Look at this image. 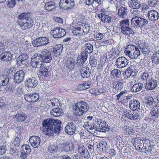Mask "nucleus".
I'll return each mask as SVG.
<instances>
[{"instance_id":"obj_39","label":"nucleus","mask_w":159,"mask_h":159,"mask_svg":"<svg viewBox=\"0 0 159 159\" xmlns=\"http://www.w3.org/2000/svg\"><path fill=\"white\" fill-rule=\"evenodd\" d=\"M113 88L116 90L121 89L123 88L122 81L121 80L115 81L113 82Z\"/></svg>"},{"instance_id":"obj_62","label":"nucleus","mask_w":159,"mask_h":159,"mask_svg":"<svg viewBox=\"0 0 159 159\" xmlns=\"http://www.w3.org/2000/svg\"><path fill=\"white\" fill-rule=\"evenodd\" d=\"M6 150V147L5 145H3L0 146V155L5 153Z\"/></svg>"},{"instance_id":"obj_34","label":"nucleus","mask_w":159,"mask_h":159,"mask_svg":"<svg viewBox=\"0 0 159 159\" xmlns=\"http://www.w3.org/2000/svg\"><path fill=\"white\" fill-rule=\"evenodd\" d=\"M63 46L61 44L56 46L53 48V52L56 56H59L62 52Z\"/></svg>"},{"instance_id":"obj_9","label":"nucleus","mask_w":159,"mask_h":159,"mask_svg":"<svg viewBox=\"0 0 159 159\" xmlns=\"http://www.w3.org/2000/svg\"><path fill=\"white\" fill-rule=\"evenodd\" d=\"M59 4L61 7L68 9L73 8L75 5V3L74 0H61Z\"/></svg>"},{"instance_id":"obj_49","label":"nucleus","mask_w":159,"mask_h":159,"mask_svg":"<svg viewBox=\"0 0 159 159\" xmlns=\"http://www.w3.org/2000/svg\"><path fill=\"white\" fill-rule=\"evenodd\" d=\"M133 51L134 55L133 56V59H136L140 55V52L139 48L136 47V48H134Z\"/></svg>"},{"instance_id":"obj_15","label":"nucleus","mask_w":159,"mask_h":159,"mask_svg":"<svg viewBox=\"0 0 159 159\" xmlns=\"http://www.w3.org/2000/svg\"><path fill=\"white\" fill-rule=\"evenodd\" d=\"M76 126L72 122H68L65 128V131L70 135H73L76 130Z\"/></svg>"},{"instance_id":"obj_50","label":"nucleus","mask_w":159,"mask_h":159,"mask_svg":"<svg viewBox=\"0 0 159 159\" xmlns=\"http://www.w3.org/2000/svg\"><path fill=\"white\" fill-rule=\"evenodd\" d=\"M31 96V100L32 101L31 102H34L36 101H37L39 98V94L36 93H30Z\"/></svg>"},{"instance_id":"obj_51","label":"nucleus","mask_w":159,"mask_h":159,"mask_svg":"<svg viewBox=\"0 0 159 159\" xmlns=\"http://www.w3.org/2000/svg\"><path fill=\"white\" fill-rule=\"evenodd\" d=\"M120 26L121 27H123V26H129V20L128 19H125L124 20L120 22Z\"/></svg>"},{"instance_id":"obj_57","label":"nucleus","mask_w":159,"mask_h":159,"mask_svg":"<svg viewBox=\"0 0 159 159\" xmlns=\"http://www.w3.org/2000/svg\"><path fill=\"white\" fill-rule=\"evenodd\" d=\"M148 5L151 7H154L156 6L157 3V0H148Z\"/></svg>"},{"instance_id":"obj_41","label":"nucleus","mask_w":159,"mask_h":159,"mask_svg":"<svg viewBox=\"0 0 159 159\" xmlns=\"http://www.w3.org/2000/svg\"><path fill=\"white\" fill-rule=\"evenodd\" d=\"M111 78L112 77L114 78H119L121 76V72L119 70L115 69L111 71Z\"/></svg>"},{"instance_id":"obj_17","label":"nucleus","mask_w":159,"mask_h":159,"mask_svg":"<svg viewBox=\"0 0 159 159\" xmlns=\"http://www.w3.org/2000/svg\"><path fill=\"white\" fill-rule=\"evenodd\" d=\"M80 68V73L81 76L84 78H86L89 77L90 75V70L87 66H79Z\"/></svg>"},{"instance_id":"obj_1","label":"nucleus","mask_w":159,"mask_h":159,"mask_svg":"<svg viewBox=\"0 0 159 159\" xmlns=\"http://www.w3.org/2000/svg\"><path fill=\"white\" fill-rule=\"evenodd\" d=\"M61 124V121L59 120L47 119L43 120L41 130L45 135L53 136L54 133L60 132Z\"/></svg>"},{"instance_id":"obj_24","label":"nucleus","mask_w":159,"mask_h":159,"mask_svg":"<svg viewBox=\"0 0 159 159\" xmlns=\"http://www.w3.org/2000/svg\"><path fill=\"white\" fill-rule=\"evenodd\" d=\"M138 46L143 52L148 53L150 49L148 44L142 41H139L138 42Z\"/></svg>"},{"instance_id":"obj_29","label":"nucleus","mask_w":159,"mask_h":159,"mask_svg":"<svg viewBox=\"0 0 159 159\" xmlns=\"http://www.w3.org/2000/svg\"><path fill=\"white\" fill-rule=\"evenodd\" d=\"M119 56V53L116 52L115 48H112L110 51L107 53V57L109 60L114 59Z\"/></svg>"},{"instance_id":"obj_40","label":"nucleus","mask_w":159,"mask_h":159,"mask_svg":"<svg viewBox=\"0 0 159 159\" xmlns=\"http://www.w3.org/2000/svg\"><path fill=\"white\" fill-rule=\"evenodd\" d=\"M128 9L125 7H121L118 10V15L120 17L125 18L127 15Z\"/></svg>"},{"instance_id":"obj_59","label":"nucleus","mask_w":159,"mask_h":159,"mask_svg":"<svg viewBox=\"0 0 159 159\" xmlns=\"http://www.w3.org/2000/svg\"><path fill=\"white\" fill-rule=\"evenodd\" d=\"M22 148L23 149V151L27 153H30V146L28 145H23L22 146Z\"/></svg>"},{"instance_id":"obj_21","label":"nucleus","mask_w":159,"mask_h":159,"mask_svg":"<svg viewBox=\"0 0 159 159\" xmlns=\"http://www.w3.org/2000/svg\"><path fill=\"white\" fill-rule=\"evenodd\" d=\"M128 4L129 7L134 9L138 10L141 6V2L138 0H129Z\"/></svg>"},{"instance_id":"obj_11","label":"nucleus","mask_w":159,"mask_h":159,"mask_svg":"<svg viewBox=\"0 0 159 159\" xmlns=\"http://www.w3.org/2000/svg\"><path fill=\"white\" fill-rule=\"evenodd\" d=\"M98 16L102 21L108 24L110 23L112 19V15L111 14H107L104 11H103L102 13L98 14Z\"/></svg>"},{"instance_id":"obj_26","label":"nucleus","mask_w":159,"mask_h":159,"mask_svg":"<svg viewBox=\"0 0 159 159\" xmlns=\"http://www.w3.org/2000/svg\"><path fill=\"white\" fill-rule=\"evenodd\" d=\"M1 59L3 61H11L12 57V55L9 52H2L1 55Z\"/></svg>"},{"instance_id":"obj_14","label":"nucleus","mask_w":159,"mask_h":159,"mask_svg":"<svg viewBox=\"0 0 159 159\" xmlns=\"http://www.w3.org/2000/svg\"><path fill=\"white\" fill-rule=\"evenodd\" d=\"M25 75V73L23 70H20L18 71L14 74V82L18 83L22 82L24 79Z\"/></svg>"},{"instance_id":"obj_48","label":"nucleus","mask_w":159,"mask_h":159,"mask_svg":"<svg viewBox=\"0 0 159 159\" xmlns=\"http://www.w3.org/2000/svg\"><path fill=\"white\" fill-rule=\"evenodd\" d=\"M90 63L92 67H96L97 65V60L94 56H91L90 58Z\"/></svg>"},{"instance_id":"obj_28","label":"nucleus","mask_w":159,"mask_h":159,"mask_svg":"<svg viewBox=\"0 0 159 159\" xmlns=\"http://www.w3.org/2000/svg\"><path fill=\"white\" fill-rule=\"evenodd\" d=\"M73 148V144L72 142H66L63 143L61 146L62 151L68 152L72 150Z\"/></svg>"},{"instance_id":"obj_38","label":"nucleus","mask_w":159,"mask_h":159,"mask_svg":"<svg viewBox=\"0 0 159 159\" xmlns=\"http://www.w3.org/2000/svg\"><path fill=\"white\" fill-rule=\"evenodd\" d=\"M9 77L6 75L0 76V85L5 86L9 82Z\"/></svg>"},{"instance_id":"obj_42","label":"nucleus","mask_w":159,"mask_h":159,"mask_svg":"<svg viewBox=\"0 0 159 159\" xmlns=\"http://www.w3.org/2000/svg\"><path fill=\"white\" fill-rule=\"evenodd\" d=\"M41 74L44 77H47L50 75V72L47 67H42L41 69Z\"/></svg>"},{"instance_id":"obj_64","label":"nucleus","mask_w":159,"mask_h":159,"mask_svg":"<svg viewBox=\"0 0 159 159\" xmlns=\"http://www.w3.org/2000/svg\"><path fill=\"white\" fill-rule=\"evenodd\" d=\"M31 96L30 93L28 94H26L24 96V98L25 101L28 102H31L32 100H31Z\"/></svg>"},{"instance_id":"obj_27","label":"nucleus","mask_w":159,"mask_h":159,"mask_svg":"<svg viewBox=\"0 0 159 159\" xmlns=\"http://www.w3.org/2000/svg\"><path fill=\"white\" fill-rule=\"evenodd\" d=\"M38 84L37 80L34 77L29 78L26 80V84L30 88H34Z\"/></svg>"},{"instance_id":"obj_52","label":"nucleus","mask_w":159,"mask_h":159,"mask_svg":"<svg viewBox=\"0 0 159 159\" xmlns=\"http://www.w3.org/2000/svg\"><path fill=\"white\" fill-rule=\"evenodd\" d=\"M99 145L100 148L102 149L103 151H105L106 150L107 144L106 141H102L99 143Z\"/></svg>"},{"instance_id":"obj_23","label":"nucleus","mask_w":159,"mask_h":159,"mask_svg":"<svg viewBox=\"0 0 159 159\" xmlns=\"http://www.w3.org/2000/svg\"><path fill=\"white\" fill-rule=\"evenodd\" d=\"M88 56V53L82 51L80 56L78 58V59L79 58L80 59H79V61L78 62L79 60H78V61L77 62L78 67L84 66L83 63L87 60Z\"/></svg>"},{"instance_id":"obj_3","label":"nucleus","mask_w":159,"mask_h":159,"mask_svg":"<svg viewBox=\"0 0 159 159\" xmlns=\"http://www.w3.org/2000/svg\"><path fill=\"white\" fill-rule=\"evenodd\" d=\"M39 56V53H37L33 56L31 59V64L33 67L41 69L43 66V62Z\"/></svg>"},{"instance_id":"obj_16","label":"nucleus","mask_w":159,"mask_h":159,"mask_svg":"<svg viewBox=\"0 0 159 159\" xmlns=\"http://www.w3.org/2000/svg\"><path fill=\"white\" fill-rule=\"evenodd\" d=\"M129 108L133 111H139L140 109L139 102L136 99L130 100L129 103Z\"/></svg>"},{"instance_id":"obj_19","label":"nucleus","mask_w":159,"mask_h":159,"mask_svg":"<svg viewBox=\"0 0 159 159\" xmlns=\"http://www.w3.org/2000/svg\"><path fill=\"white\" fill-rule=\"evenodd\" d=\"M29 57L26 53L21 54L17 59V63L18 65L26 64L27 62Z\"/></svg>"},{"instance_id":"obj_32","label":"nucleus","mask_w":159,"mask_h":159,"mask_svg":"<svg viewBox=\"0 0 159 159\" xmlns=\"http://www.w3.org/2000/svg\"><path fill=\"white\" fill-rule=\"evenodd\" d=\"M49 0H47V1H48V2L45 3L44 7L46 10L49 11H51L56 8V6L54 2L52 1L49 2Z\"/></svg>"},{"instance_id":"obj_44","label":"nucleus","mask_w":159,"mask_h":159,"mask_svg":"<svg viewBox=\"0 0 159 159\" xmlns=\"http://www.w3.org/2000/svg\"><path fill=\"white\" fill-rule=\"evenodd\" d=\"M66 66L70 69H73L75 67L74 60L72 58L69 59L66 61Z\"/></svg>"},{"instance_id":"obj_33","label":"nucleus","mask_w":159,"mask_h":159,"mask_svg":"<svg viewBox=\"0 0 159 159\" xmlns=\"http://www.w3.org/2000/svg\"><path fill=\"white\" fill-rule=\"evenodd\" d=\"M144 87L143 84L141 83H138L134 84L131 89L130 90L132 92H137L141 90Z\"/></svg>"},{"instance_id":"obj_36","label":"nucleus","mask_w":159,"mask_h":159,"mask_svg":"<svg viewBox=\"0 0 159 159\" xmlns=\"http://www.w3.org/2000/svg\"><path fill=\"white\" fill-rule=\"evenodd\" d=\"M121 32L124 34L129 35L130 34H134V32L129 26L121 27Z\"/></svg>"},{"instance_id":"obj_56","label":"nucleus","mask_w":159,"mask_h":159,"mask_svg":"<svg viewBox=\"0 0 159 159\" xmlns=\"http://www.w3.org/2000/svg\"><path fill=\"white\" fill-rule=\"evenodd\" d=\"M20 139L19 137H16L13 142L12 144L16 147H18L20 144Z\"/></svg>"},{"instance_id":"obj_2","label":"nucleus","mask_w":159,"mask_h":159,"mask_svg":"<svg viewBox=\"0 0 159 159\" xmlns=\"http://www.w3.org/2000/svg\"><path fill=\"white\" fill-rule=\"evenodd\" d=\"M89 108V105L84 102H77L75 104L74 112L77 116H82L86 112Z\"/></svg>"},{"instance_id":"obj_55","label":"nucleus","mask_w":159,"mask_h":159,"mask_svg":"<svg viewBox=\"0 0 159 159\" xmlns=\"http://www.w3.org/2000/svg\"><path fill=\"white\" fill-rule=\"evenodd\" d=\"M15 0H8L7 2V6L10 8L13 7L16 4Z\"/></svg>"},{"instance_id":"obj_6","label":"nucleus","mask_w":159,"mask_h":159,"mask_svg":"<svg viewBox=\"0 0 159 159\" xmlns=\"http://www.w3.org/2000/svg\"><path fill=\"white\" fill-rule=\"evenodd\" d=\"M48 43V39L46 37H40L37 38L34 40L32 42L33 45L34 47L46 45Z\"/></svg>"},{"instance_id":"obj_31","label":"nucleus","mask_w":159,"mask_h":159,"mask_svg":"<svg viewBox=\"0 0 159 159\" xmlns=\"http://www.w3.org/2000/svg\"><path fill=\"white\" fill-rule=\"evenodd\" d=\"M51 115H52L54 116L58 117L62 115L63 114L62 110L60 108H53L50 111Z\"/></svg>"},{"instance_id":"obj_37","label":"nucleus","mask_w":159,"mask_h":159,"mask_svg":"<svg viewBox=\"0 0 159 159\" xmlns=\"http://www.w3.org/2000/svg\"><path fill=\"white\" fill-rule=\"evenodd\" d=\"M82 51L88 54L90 53L93 51V46L91 44L87 43L83 47Z\"/></svg>"},{"instance_id":"obj_58","label":"nucleus","mask_w":159,"mask_h":159,"mask_svg":"<svg viewBox=\"0 0 159 159\" xmlns=\"http://www.w3.org/2000/svg\"><path fill=\"white\" fill-rule=\"evenodd\" d=\"M18 18L20 20H22L28 18H30L25 13H23L20 14L18 16Z\"/></svg>"},{"instance_id":"obj_54","label":"nucleus","mask_w":159,"mask_h":159,"mask_svg":"<svg viewBox=\"0 0 159 159\" xmlns=\"http://www.w3.org/2000/svg\"><path fill=\"white\" fill-rule=\"evenodd\" d=\"M59 100L57 99H52L50 101H48V103L49 104L51 103L52 106L56 105L57 106L59 104Z\"/></svg>"},{"instance_id":"obj_7","label":"nucleus","mask_w":159,"mask_h":159,"mask_svg":"<svg viewBox=\"0 0 159 159\" xmlns=\"http://www.w3.org/2000/svg\"><path fill=\"white\" fill-rule=\"evenodd\" d=\"M64 29L60 27H57L50 31L51 34L55 38H59L64 36L66 34Z\"/></svg>"},{"instance_id":"obj_4","label":"nucleus","mask_w":159,"mask_h":159,"mask_svg":"<svg viewBox=\"0 0 159 159\" xmlns=\"http://www.w3.org/2000/svg\"><path fill=\"white\" fill-rule=\"evenodd\" d=\"M131 22L132 24L134 23L138 27H142L147 25L148 23V21L144 18L137 16L132 18Z\"/></svg>"},{"instance_id":"obj_43","label":"nucleus","mask_w":159,"mask_h":159,"mask_svg":"<svg viewBox=\"0 0 159 159\" xmlns=\"http://www.w3.org/2000/svg\"><path fill=\"white\" fill-rule=\"evenodd\" d=\"M95 123H97L95 124H96V128L97 129V131H101L102 126L103 125H105V122L101 120L97 119V120H95Z\"/></svg>"},{"instance_id":"obj_30","label":"nucleus","mask_w":159,"mask_h":159,"mask_svg":"<svg viewBox=\"0 0 159 159\" xmlns=\"http://www.w3.org/2000/svg\"><path fill=\"white\" fill-rule=\"evenodd\" d=\"M78 26L72 29V32L74 35L80 36L81 35H84V34H83V30L82 28L81 25H79Z\"/></svg>"},{"instance_id":"obj_8","label":"nucleus","mask_w":159,"mask_h":159,"mask_svg":"<svg viewBox=\"0 0 159 159\" xmlns=\"http://www.w3.org/2000/svg\"><path fill=\"white\" fill-rule=\"evenodd\" d=\"M19 25L23 30H27L31 28L33 25V20L30 18L20 20Z\"/></svg>"},{"instance_id":"obj_5","label":"nucleus","mask_w":159,"mask_h":159,"mask_svg":"<svg viewBox=\"0 0 159 159\" xmlns=\"http://www.w3.org/2000/svg\"><path fill=\"white\" fill-rule=\"evenodd\" d=\"M40 58L43 62L48 63L50 62L52 59V57L50 52L47 49H44L39 54Z\"/></svg>"},{"instance_id":"obj_18","label":"nucleus","mask_w":159,"mask_h":159,"mask_svg":"<svg viewBox=\"0 0 159 159\" xmlns=\"http://www.w3.org/2000/svg\"><path fill=\"white\" fill-rule=\"evenodd\" d=\"M31 145L34 148L39 146L41 140L39 137L37 136H33L29 139Z\"/></svg>"},{"instance_id":"obj_45","label":"nucleus","mask_w":159,"mask_h":159,"mask_svg":"<svg viewBox=\"0 0 159 159\" xmlns=\"http://www.w3.org/2000/svg\"><path fill=\"white\" fill-rule=\"evenodd\" d=\"M153 99L152 98H149L148 99H146L145 101V105L146 106V109L147 108L148 110L152 108L153 107Z\"/></svg>"},{"instance_id":"obj_20","label":"nucleus","mask_w":159,"mask_h":159,"mask_svg":"<svg viewBox=\"0 0 159 159\" xmlns=\"http://www.w3.org/2000/svg\"><path fill=\"white\" fill-rule=\"evenodd\" d=\"M147 16L148 19L151 21H157L159 19V14L155 10L149 11Z\"/></svg>"},{"instance_id":"obj_12","label":"nucleus","mask_w":159,"mask_h":159,"mask_svg":"<svg viewBox=\"0 0 159 159\" xmlns=\"http://www.w3.org/2000/svg\"><path fill=\"white\" fill-rule=\"evenodd\" d=\"M129 63L128 60L124 57L118 58L116 61V65L119 68H122L125 67Z\"/></svg>"},{"instance_id":"obj_25","label":"nucleus","mask_w":159,"mask_h":159,"mask_svg":"<svg viewBox=\"0 0 159 159\" xmlns=\"http://www.w3.org/2000/svg\"><path fill=\"white\" fill-rule=\"evenodd\" d=\"M27 118V115L24 112H18L14 116L17 122H23Z\"/></svg>"},{"instance_id":"obj_13","label":"nucleus","mask_w":159,"mask_h":159,"mask_svg":"<svg viewBox=\"0 0 159 159\" xmlns=\"http://www.w3.org/2000/svg\"><path fill=\"white\" fill-rule=\"evenodd\" d=\"M157 85V81L152 78L146 81L145 88L148 90H152L156 88Z\"/></svg>"},{"instance_id":"obj_63","label":"nucleus","mask_w":159,"mask_h":159,"mask_svg":"<svg viewBox=\"0 0 159 159\" xmlns=\"http://www.w3.org/2000/svg\"><path fill=\"white\" fill-rule=\"evenodd\" d=\"M105 66L104 63L103 62H100L98 64V67L97 68L98 70L99 71H101L103 69Z\"/></svg>"},{"instance_id":"obj_10","label":"nucleus","mask_w":159,"mask_h":159,"mask_svg":"<svg viewBox=\"0 0 159 159\" xmlns=\"http://www.w3.org/2000/svg\"><path fill=\"white\" fill-rule=\"evenodd\" d=\"M137 147L139 148V150H141V152H145L147 155L152 154L154 150V148L151 145L147 144V145H145L144 146V145L143 146L141 144H140V145H137Z\"/></svg>"},{"instance_id":"obj_60","label":"nucleus","mask_w":159,"mask_h":159,"mask_svg":"<svg viewBox=\"0 0 159 159\" xmlns=\"http://www.w3.org/2000/svg\"><path fill=\"white\" fill-rule=\"evenodd\" d=\"M57 149V146L56 144L52 145L50 147H49V150L50 151V152L51 153H52L54 152H56Z\"/></svg>"},{"instance_id":"obj_53","label":"nucleus","mask_w":159,"mask_h":159,"mask_svg":"<svg viewBox=\"0 0 159 159\" xmlns=\"http://www.w3.org/2000/svg\"><path fill=\"white\" fill-rule=\"evenodd\" d=\"M80 153L83 157L85 158H87L89 157L90 156V155L88 150L87 149H84L83 150H82Z\"/></svg>"},{"instance_id":"obj_46","label":"nucleus","mask_w":159,"mask_h":159,"mask_svg":"<svg viewBox=\"0 0 159 159\" xmlns=\"http://www.w3.org/2000/svg\"><path fill=\"white\" fill-rule=\"evenodd\" d=\"M152 59V62L154 64L159 63V50L155 53Z\"/></svg>"},{"instance_id":"obj_35","label":"nucleus","mask_w":159,"mask_h":159,"mask_svg":"<svg viewBox=\"0 0 159 159\" xmlns=\"http://www.w3.org/2000/svg\"><path fill=\"white\" fill-rule=\"evenodd\" d=\"M150 114L151 116L155 117V118H158L159 116V106L154 107L151 110Z\"/></svg>"},{"instance_id":"obj_47","label":"nucleus","mask_w":159,"mask_h":159,"mask_svg":"<svg viewBox=\"0 0 159 159\" xmlns=\"http://www.w3.org/2000/svg\"><path fill=\"white\" fill-rule=\"evenodd\" d=\"M81 25L82 28L83 34H84L85 35L89 33L90 30L89 25L84 23L81 24Z\"/></svg>"},{"instance_id":"obj_22","label":"nucleus","mask_w":159,"mask_h":159,"mask_svg":"<svg viewBox=\"0 0 159 159\" xmlns=\"http://www.w3.org/2000/svg\"><path fill=\"white\" fill-rule=\"evenodd\" d=\"M136 48V46L133 45H128L126 48L125 52L126 55L128 56L130 58L132 59L134 50Z\"/></svg>"},{"instance_id":"obj_61","label":"nucleus","mask_w":159,"mask_h":159,"mask_svg":"<svg viewBox=\"0 0 159 159\" xmlns=\"http://www.w3.org/2000/svg\"><path fill=\"white\" fill-rule=\"evenodd\" d=\"M127 94V93L126 90L121 92L119 94L116 96L117 98V100H119L121 96H125Z\"/></svg>"}]
</instances>
